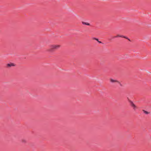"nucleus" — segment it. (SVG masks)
Instances as JSON below:
<instances>
[{
  "mask_svg": "<svg viewBox=\"0 0 151 151\" xmlns=\"http://www.w3.org/2000/svg\"><path fill=\"white\" fill-rule=\"evenodd\" d=\"M120 37H124V38L127 39V38L126 37H124L123 36H120Z\"/></svg>",
  "mask_w": 151,
  "mask_h": 151,
  "instance_id": "obj_8",
  "label": "nucleus"
},
{
  "mask_svg": "<svg viewBox=\"0 0 151 151\" xmlns=\"http://www.w3.org/2000/svg\"><path fill=\"white\" fill-rule=\"evenodd\" d=\"M110 81L112 83H115L116 82L119 83V81H117V80H114L112 79H110Z\"/></svg>",
  "mask_w": 151,
  "mask_h": 151,
  "instance_id": "obj_3",
  "label": "nucleus"
},
{
  "mask_svg": "<svg viewBox=\"0 0 151 151\" xmlns=\"http://www.w3.org/2000/svg\"><path fill=\"white\" fill-rule=\"evenodd\" d=\"M98 42H99L100 43H101V42H100V41H98Z\"/></svg>",
  "mask_w": 151,
  "mask_h": 151,
  "instance_id": "obj_10",
  "label": "nucleus"
},
{
  "mask_svg": "<svg viewBox=\"0 0 151 151\" xmlns=\"http://www.w3.org/2000/svg\"><path fill=\"white\" fill-rule=\"evenodd\" d=\"M120 37V36L118 35L117 36H116V37Z\"/></svg>",
  "mask_w": 151,
  "mask_h": 151,
  "instance_id": "obj_11",
  "label": "nucleus"
},
{
  "mask_svg": "<svg viewBox=\"0 0 151 151\" xmlns=\"http://www.w3.org/2000/svg\"><path fill=\"white\" fill-rule=\"evenodd\" d=\"M82 23L83 24H85V25H90V24L89 23H86V22H82Z\"/></svg>",
  "mask_w": 151,
  "mask_h": 151,
  "instance_id": "obj_5",
  "label": "nucleus"
},
{
  "mask_svg": "<svg viewBox=\"0 0 151 151\" xmlns=\"http://www.w3.org/2000/svg\"><path fill=\"white\" fill-rule=\"evenodd\" d=\"M7 66L8 67H10L11 66H14V64H13L12 63H11L7 64Z\"/></svg>",
  "mask_w": 151,
  "mask_h": 151,
  "instance_id": "obj_4",
  "label": "nucleus"
},
{
  "mask_svg": "<svg viewBox=\"0 0 151 151\" xmlns=\"http://www.w3.org/2000/svg\"><path fill=\"white\" fill-rule=\"evenodd\" d=\"M21 141L22 143H25L26 142V140L24 139H22Z\"/></svg>",
  "mask_w": 151,
  "mask_h": 151,
  "instance_id": "obj_6",
  "label": "nucleus"
},
{
  "mask_svg": "<svg viewBox=\"0 0 151 151\" xmlns=\"http://www.w3.org/2000/svg\"><path fill=\"white\" fill-rule=\"evenodd\" d=\"M129 102L130 103L131 106L132 107L134 110H135L137 108V106L133 103L132 101L129 100Z\"/></svg>",
  "mask_w": 151,
  "mask_h": 151,
  "instance_id": "obj_2",
  "label": "nucleus"
},
{
  "mask_svg": "<svg viewBox=\"0 0 151 151\" xmlns=\"http://www.w3.org/2000/svg\"><path fill=\"white\" fill-rule=\"evenodd\" d=\"M143 111L146 114H148L149 113L148 112L146 111L145 110H143Z\"/></svg>",
  "mask_w": 151,
  "mask_h": 151,
  "instance_id": "obj_7",
  "label": "nucleus"
},
{
  "mask_svg": "<svg viewBox=\"0 0 151 151\" xmlns=\"http://www.w3.org/2000/svg\"><path fill=\"white\" fill-rule=\"evenodd\" d=\"M95 39L97 41H98V40L97 39L95 38Z\"/></svg>",
  "mask_w": 151,
  "mask_h": 151,
  "instance_id": "obj_9",
  "label": "nucleus"
},
{
  "mask_svg": "<svg viewBox=\"0 0 151 151\" xmlns=\"http://www.w3.org/2000/svg\"><path fill=\"white\" fill-rule=\"evenodd\" d=\"M61 45H52L50 46V48L48 49L47 51L50 52H52L54 50L59 48Z\"/></svg>",
  "mask_w": 151,
  "mask_h": 151,
  "instance_id": "obj_1",
  "label": "nucleus"
}]
</instances>
